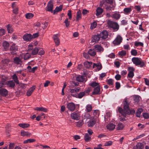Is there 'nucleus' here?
Returning a JSON list of instances; mask_svg holds the SVG:
<instances>
[{
    "instance_id": "obj_1",
    "label": "nucleus",
    "mask_w": 149,
    "mask_h": 149,
    "mask_svg": "<svg viewBox=\"0 0 149 149\" xmlns=\"http://www.w3.org/2000/svg\"><path fill=\"white\" fill-rule=\"evenodd\" d=\"M124 104L123 110L120 107L118 109L119 112L124 117H120L119 119L121 121H125V119L124 117H126V114H129L130 113V110L129 107V103L126 99H125L124 100Z\"/></svg>"
},
{
    "instance_id": "obj_2",
    "label": "nucleus",
    "mask_w": 149,
    "mask_h": 149,
    "mask_svg": "<svg viewBox=\"0 0 149 149\" xmlns=\"http://www.w3.org/2000/svg\"><path fill=\"white\" fill-rule=\"evenodd\" d=\"M132 61L133 63L136 65H140L141 67L144 65V63L140 58L134 57L132 58Z\"/></svg>"
},
{
    "instance_id": "obj_3",
    "label": "nucleus",
    "mask_w": 149,
    "mask_h": 149,
    "mask_svg": "<svg viewBox=\"0 0 149 149\" xmlns=\"http://www.w3.org/2000/svg\"><path fill=\"white\" fill-rule=\"evenodd\" d=\"M107 24L109 26L112 28L114 30L116 31L119 28V25L115 22L109 20L108 21Z\"/></svg>"
},
{
    "instance_id": "obj_4",
    "label": "nucleus",
    "mask_w": 149,
    "mask_h": 149,
    "mask_svg": "<svg viewBox=\"0 0 149 149\" xmlns=\"http://www.w3.org/2000/svg\"><path fill=\"white\" fill-rule=\"evenodd\" d=\"M99 35H97L93 36L92 38L91 41L90 43V45H93L95 43L98 42L100 40H101Z\"/></svg>"
},
{
    "instance_id": "obj_5",
    "label": "nucleus",
    "mask_w": 149,
    "mask_h": 149,
    "mask_svg": "<svg viewBox=\"0 0 149 149\" xmlns=\"http://www.w3.org/2000/svg\"><path fill=\"white\" fill-rule=\"evenodd\" d=\"M53 7V2L52 0L50 1L48 3L46 10L48 11H50L52 13Z\"/></svg>"
},
{
    "instance_id": "obj_6",
    "label": "nucleus",
    "mask_w": 149,
    "mask_h": 149,
    "mask_svg": "<svg viewBox=\"0 0 149 149\" xmlns=\"http://www.w3.org/2000/svg\"><path fill=\"white\" fill-rule=\"evenodd\" d=\"M71 118L74 120H78L80 117V114L78 112H74L71 114Z\"/></svg>"
},
{
    "instance_id": "obj_7",
    "label": "nucleus",
    "mask_w": 149,
    "mask_h": 149,
    "mask_svg": "<svg viewBox=\"0 0 149 149\" xmlns=\"http://www.w3.org/2000/svg\"><path fill=\"white\" fill-rule=\"evenodd\" d=\"M52 38L55 43L56 46H58L60 44V40L58 35L57 34L53 35Z\"/></svg>"
},
{
    "instance_id": "obj_8",
    "label": "nucleus",
    "mask_w": 149,
    "mask_h": 149,
    "mask_svg": "<svg viewBox=\"0 0 149 149\" xmlns=\"http://www.w3.org/2000/svg\"><path fill=\"white\" fill-rule=\"evenodd\" d=\"M99 35L100 38H101V39L102 40L106 39L107 37L108 33L107 31H104L101 33Z\"/></svg>"
},
{
    "instance_id": "obj_9",
    "label": "nucleus",
    "mask_w": 149,
    "mask_h": 149,
    "mask_svg": "<svg viewBox=\"0 0 149 149\" xmlns=\"http://www.w3.org/2000/svg\"><path fill=\"white\" fill-rule=\"evenodd\" d=\"M122 38L120 36H118L114 40L113 42L115 45H119L121 42Z\"/></svg>"
},
{
    "instance_id": "obj_10",
    "label": "nucleus",
    "mask_w": 149,
    "mask_h": 149,
    "mask_svg": "<svg viewBox=\"0 0 149 149\" xmlns=\"http://www.w3.org/2000/svg\"><path fill=\"white\" fill-rule=\"evenodd\" d=\"M10 50L12 54H15V52L18 50V46L15 44H13L10 48Z\"/></svg>"
},
{
    "instance_id": "obj_11",
    "label": "nucleus",
    "mask_w": 149,
    "mask_h": 149,
    "mask_svg": "<svg viewBox=\"0 0 149 149\" xmlns=\"http://www.w3.org/2000/svg\"><path fill=\"white\" fill-rule=\"evenodd\" d=\"M67 108L70 111H73L75 108V104L72 102L69 103L67 104Z\"/></svg>"
},
{
    "instance_id": "obj_12",
    "label": "nucleus",
    "mask_w": 149,
    "mask_h": 149,
    "mask_svg": "<svg viewBox=\"0 0 149 149\" xmlns=\"http://www.w3.org/2000/svg\"><path fill=\"white\" fill-rule=\"evenodd\" d=\"M36 87L33 86L29 88L27 91L26 93V95L27 96H30L34 90H35Z\"/></svg>"
},
{
    "instance_id": "obj_13",
    "label": "nucleus",
    "mask_w": 149,
    "mask_h": 149,
    "mask_svg": "<svg viewBox=\"0 0 149 149\" xmlns=\"http://www.w3.org/2000/svg\"><path fill=\"white\" fill-rule=\"evenodd\" d=\"M12 7L13 8V13L17 14L18 13V8L15 2L12 3Z\"/></svg>"
},
{
    "instance_id": "obj_14",
    "label": "nucleus",
    "mask_w": 149,
    "mask_h": 149,
    "mask_svg": "<svg viewBox=\"0 0 149 149\" xmlns=\"http://www.w3.org/2000/svg\"><path fill=\"white\" fill-rule=\"evenodd\" d=\"M23 39L26 41H30L32 39V35L30 34H26L23 37Z\"/></svg>"
},
{
    "instance_id": "obj_15",
    "label": "nucleus",
    "mask_w": 149,
    "mask_h": 149,
    "mask_svg": "<svg viewBox=\"0 0 149 149\" xmlns=\"http://www.w3.org/2000/svg\"><path fill=\"white\" fill-rule=\"evenodd\" d=\"M8 94L7 90L4 88H1L0 89V94L3 96H6Z\"/></svg>"
},
{
    "instance_id": "obj_16",
    "label": "nucleus",
    "mask_w": 149,
    "mask_h": 149,
    "mask_svg": "<svg viewBox=\"0 0 149 149\" xmlns=\"http://www.w3.org/2000/svg\"><path fill=\"white\" fill-rule=\"evenodd\" d=\"M115 127V125L113 123H109L106 126L107 129L110 131H112L114 130Z\"/></svg>"
},
{
    "instance_id": "obj_17",
    "label": "nucleus",
    "mask_w": 149,
    "mask_h": 149,
    "mask_svg": "<svg viewBox=\"0 0 149 149\" xmlns=\"http://www.w3.org/2000/svg\"><path fill=\"white\" fill-rule=\"evenodd\" d=\"M100 86H97L96 87L94 88V91L93 92V95H97L100 94Z\"/></svg>"
},
{
    "instance_id": "obj_18",
    "label": "nucleus",
    "mask_w": 149,
    "mask_h": 149,
    "mask_svg": "<svg viewBox=\"0 0 149 149\" xmlns=\"http://www.w3.org/2000/svg\"><path fill=\"white\" fill-rule=\"evenodd\" d=\"M94 49L97 52H101L103 51V49L99 45H95L94 46Z\"/></svg>"
},
{
    "instance_id": "obj_19",
    "label": "nucleus",
    "mask_w": 149,
    "mask_h": 149,
    "mask_svg": "<svg viewBox=\"0 0 149 149\" xmlns=\"http://www.w3.org/2000/svg\"><path fill=\"white\" fill-rule=\"evenodd\" d=\"M14 62L17 65H21L22 63L21 60L18 57H16L13 59Z\"/></svg>"
},
{
    "instance_id": "obj_20",
    "label": "nucleus",
    "mask_w": 149,
    "mask_h": 149,
    "mask_svg": "<svg viewBox=\"0 0 149 149\" xmlns=\"http://www.w3.org/2000/svg\"><path fill=\"white\" fill-rule=\"evenodd\" d=\"M35 110L38 111H43L47 112L48 111L47 109L43 107H36L34 109Z\"/></svg>"
},
{
    "instance_id": "obj_21",
    "label": "nucleus",
    "mask_w": 149,
    "mask_h": 149,
    "mask_svg": "<svg viewBox=\"0 0 149 149\" xmlns=\"http://www.w3.org/2000/svg\"><path fill=\"white\" fill-rule=\"evenodd\" d=\"M76 80L79 82H83L84 80V77L82 75H79L76 78Z\"/></svg>"
},
{
    "instance_id": "obj_22",
    "label": "nucleus",
    "mask_w": 149,
    "mask_h": 149,
    "mask_svg": "<svg viewBox=\"0 0 149 149\" xmlns=\"http://www.w3.org/2000/svg\"><path fill=\"white\" fill-rule=\"evenodd\" d=\"M85 95V92H81L78 95H72L73 96L78 98H81L83 96H84Z\"/></svg>"
},
{
    "instance_id": "obj_23",
    "label": "nucleus",
    "mask_w": 149,
    "mask_h": 149,
    "mask_svg": "<svg viewBox=\"0 0 149 149\" xmlns=\"http://www.w3.org/2000/svg\"><path fill=\"white\" fill-rule=\"evenodd\" d=\"M20 133L21 136H26L28 137H29L31 135V134L30 133L24 130H21Z\"/></svg>"
},
{
    "instance_id": "obj_24",
    "label": "nucleus",
    "mask_w": 149,
    "mask_h": 149,
    "mask_svg": "<svg viewBox=\"0 0 149 149\" xmlns=\"http://www.w3.org/2000/svg\"><path fill=\"white\" fill-rule=\"evenodd\" d=\"M120 17V15L118 13H115L113 14L111 16V17L114 18L116 20H117L119 19Z\"/></svg>"
},
{
    "instance_id": "obj_25",
    "label": "nucleus",
    "mask_w": 149,
    "mask_h": 149,
    "mask_svg": "<svg viewBox=\"0 0 149 149\" xmlns=\"http://www.w3.org/2000/svg\"><path fill=\"white\" fill-rule=\"evenodd\" d=\"M103 12V10L100 7H98L96 10V15L97 16H98L99 15H101Z\"/></svg>"
},
{
    "instance_id": "obj_26",
    "label": "nucleus",
    "mask_w": 149,
    "mask_h": 149,
    "mask_svg": "<svg viewBox=\"0 0 149 149\" xmlns=\"http://www.w3.org/2000/svg\"><path fill=\"white\" fill-rule=\"evenodd\" d=\"M6 84L8 85V86L11 88H13L14 87L15 84L14 82L13 81H7Z\"/></svg>"
},
{
    "instance_id": "obj_27",
    "label": "nucleus",
    "mask_w": 149,
    "mask_h": 149,
    "mask_svg": "<svg viewBox=\"0 0 149 149\" xmlns=\"http://www.w3.org/2000/svg\"><path fill=\"white\" fill-rule=\"evenodd\" d=\"M88 53L91 56H94L96 54L95 50L94 49H90L88 51Z\"/></svg>"
},
{
    "instance_id": "obj_28",
    "label": "nucleus",
    "mask_w": 149,
    "mask_h": 149,
    "mask_svg": "<svg viewBox=\"0 0 149 149\" xmlns=\"http://www.w3.org/2000/svg\"><path fill=\"white\" fill-rule=\"evenodd\" d=\"M92 64V63L91 62L86 61L84 63V65L86 68H89L91 67Z\"/></svg>"
},
{
    "instance_id": "obj_29",
    "label": "nucleus",
    "mask_w": 149,
    "mask_h": 149,
    "mask_svg": "<svg viewBox=\"0 0 149 149\" xmlns=\"http://www.w3.org/2000/svg\"><path fill=\"white\" fill-rule=\"evenodd\" d=\"M93 67V68H94L95 67H96L99 70H101L102 68V65L100 63H97V64L94 63Z\"/></svg>"
},
{
    "instance_id": "obj_30",
    "label": "nucleus",
    "mask_w": 149,
    "mask_h": 149,
    "mask_svg": "<svg viewBox=\"0 0 149 149\" xmlns=\"http://www.w3.org/2000/svg\"><path fill=\"white\" fill-rule=\"evenodd\" d=\"M81 14L80 10H79L77 13V16L76 20L77 21H78L81 18Z\"/></svg>"
},
{
    "instance_id": "obj_31",
    "label": "nucleus",
    "mask_w": 149,
    "mask_h": 149,
    "mask_svg": "<svg viewBox=\"0 0 149 149\" xmlns=\"http://www.w3.org/2000/svg\"><path fill=\"white\" fill-rule=\"evenodd\" d=\"M114 6L112 4H110L109 6H107L106 8V9L107 11H111L114 9Z\"/></svg>"
},
{
    "instance_id": "obj_32",
    "label": "nucleus",
    "mask_w": 149,
    "mask_h": 149,
    "mask_svg": "<svg viewBox=\"0 0 149 149\" xmlns=\"http://www.w3.org/2000/svg\"><path fill=\"white\" fill-rule=\"evenodd\" d=\"M18 125L23 128L28 127L30 126L29 124L27 123H19L18 124Z\"/></svg>"
},
{
    "instance_id": "obj_33",
    "label": "nucleus",
    "mask_w": 149,
    "mask_h": 149,
    "mask_svg": "<svg viewBox=\"0 0 149 149\" xmlns=\"http://www.w3.org/2000/svg\"><path fill=\"white\" fill-rule=\"evenodd\" d=\"M96 121L95 120H91L88 123V126L89 127H92L95 123Z\"/></svg>"
},
{
    "instance_id": "obj_34",
    "label": "nucleus",
    "mask_w": 149,
    "mask_h": 149,
    "mask_svg": "<svg viewBox=\"0 0 149 149\" xmlns=\"http://www.w3.org/2000/svg\"><path fill=\"white\" fill-rule=\"evenodd\" d=\"M80 90L79 88H75L74 89H70V92L72 93L71 95H73L72 93L78 92Z\"/></svg>"
},
{
    "instance_id": "obj_35",
    "label": "nucleus",
    "mask_w": 149,
    "mask_h": 149,
    "mask_svg": "<svg viewBox=\"0 0 149 149\" xmlns=\"http://www.w3.org/2000/svg\"><path fill=\"white\" fill-rule=\"evenodd\" d=\"M7 29L9 33H11L13 31L12 28L9 24L7 25Z\"/></svg>"
},
{
    "instance_id": "obj_36",
    "label": "nucleus",
    "mask_w": 149,
    "mask_h": 149,
    "mask_svg": "<svg viewBox=\"0 0 149 149\" xmlns=\"http://www.w3.org/2000/svg\"><path fill=\"white\" fill-rule=\"evenodd\" d=\"M84 140L86 142L89 141L91 140V137L88 135L87 133H86L85 134Z\"/></svg>"
},
{
    "instance_id": "obj_37",
    "label": "nucleus",
    "mask_w": 149,
    "mask_h": 149,
    "mask_svg": "<svg viewBox=\"0 0 149 149\" xmlns=\"http://www.w3.org/2000/svg\"><path fill=\"white\" fill-rule=\"evenodd\" d=\"M36 141L35 139H30L26 140H25L24 141V143H33Z\"/></svg>"
},
{
    "instance_id": "obj_38",
    "label": "nucleus",
    "mask_w": 149,
    "mask_h": 149,
    "mask_svg": "<svg viewBox=\"0 0 149 149\" xmlns=\"http://www.w3.org/2000/svg\"><path fill=\"white\" fill-rule=\"evenodd\" d=\"M132 11V9L131 8H125L124 9V13L126 14L129 13Z\"/></svg>"
},
{
    "instance_id": "obj_39",
    "label": "nucleus",
    "mask_w": 149,
    "mask_h": 149,
    "mask_svg": "<svg viewBox=\"0 0 149 149\" xmlns=\"http://www.w3.org/2000/svg\"><path fill=\"white\" fill-rule=\"evenodd\" d=\"M62 6L61 5L58 7H57L54 10V14L55 12H58L60 11L62 9Z\"/></svg>"
},
{
    "instance_id": "obj_40",
    "label": "nucleus",
    "mask_w": 149,
    "mask_h": 149,
    "mask_svg": "<svg viewBox=\"0 0 149 149\" xmlns=\"http://www.w3.org/2000/svg\"><path fill=\"white\" fill-rule=\"evenodd\" d=\"M39 49H38L36 47L31 52V54L33 55H36L38 52Z\"/></svg>"
},
{
    "instance_id": "obj_41",
    "label": "nucleus",
    "mask_w": 149,
    "mask_h": 149,
    "mask_svg": "<svg viewBox=\"0 0 149 149\" xmlns=\"http://www.w3.org/2000/svg\"><path fill=\"white\" fill-rule=\"evenodd\" d=\"M33 14L31 13H26L25 15L27 19H30L33 16Z\"/></svg>"
},
{
    "instance_id": "obj_42",
    "label": "nucleus",
    "mask_w": 149,
    "mask_h": 149,
    "mask_svg": "<svg viewBox=\"0 0 149 149\" xmlns=\"http://www.w3.org/2000/svg\"><path fill=\"white\" fill-rule=\"evenodd\" d=\"M9 45V43L6 41H4L3 43V46L4 48L6 49L8 48Z\"/></svg>"
},
{
    "instance_id": "obj_43",
    "label": "nucleus",
    "mask_w": 149,
    "mask_h": 149,
    "mask_svg": "<svg viewBox=\"0 0 149 149\" xmlns=\"http://www.w3.org/2000/svg\"><path fill=\"white\" fill-rule=\"evenodd\" d=\"M142 111L143 109L142 108H140L136 112V116L138 117H140V114Z\"/></svg>"
},
{
    "instance_id": "obj_44",
    "label": "nucleus",
    "mask_w": 149,
    "mask_h": 149,
    "mask_svg": "<svg viewBox=\"0 0 149 149\" xmlns=\"http://www.w3.org/2000/svg\"><path fill=\"white\" fill-rule=\"evenodd\" d=\"M92 109V107L91 105L88 104L86 107V111L87 112H90Z\"/></svg>"
},
{
    "instance_id": "obj_45",
    "label": "nucleus",
    "mask_w": 149,
    "mask_h": 149,
    "mask_svg": "<svg viewBox=\"0 0 149 149\" xmlns=\"http://www.w3.org/2000/svg\"><path fill=\"white\" fill-rule=\"evenodd\" d=\"M124 127V126L123 124L120 123L118 124L117 129V130H121L123 129Z\"/></svg>"
},
{
    "instance_id": "obj_46",
    "label": "nucleus",
    "mask_w": 149,
    "mask_h": 149,
    "mask_svg": "<svg viewBox=\"0 0 149 149\" xmlns=\"http://www.w3.org/2000/svg\"><path fill=\"white\" fill-rule=\"evenodd\" d=\"M13 78L16 84H19V81L18 80L17 77L15 74H14L13 76Z\"/></svg>"
},
{
    "instance_id": "obj_47",
    "label": "nucleus",
    "mask_w": 149,
    "mask_h": 149,
    "mask_svg": "<svg viewBox=\"0 0 149 149\" xmlns=\"http://www.w3.org/2000/svg\"><path fill=\"white\" fill-rule=\"evenodd\" d=\"M97 23L95 22H93L91 24L90 27L91 29H93L95 28L97 26Z\"/></svg>"
},
{
    "instance_id": "obj_48",
    "label": "nucleus",
    "mask_w": 149,
    "mask_h": 149,
    "mask_svg": "<svg viewBox=\"0 0 149 149\" xmlns=\"http://www.w3.org/2000/svg\"><path fill=\"white\" fill-rule=\"evenodd\" d=\"M90 118V114L88 113H86L84 115L83 117L84 119H89Z\"/></svg>"
},
{
    "instance_id": "obj_49",
    "label": "nucleus",
    "mask_w": 149,
    "mask_h": 149,
    "mask_svg": "<svg viewBox=\"0 0 149 149\" xmlns=\"http://www.w3.org/2000/svg\"><path fill=\"white\" fill-rule=\"evenodd\" d=\"M140 97L139 96L136 95L134 97V101L137 102H139L140 100Z\"/></svg>"
},
{
    "instance_id": "obj_50",
    "label": "nucleus",
    "mask_w": 149,
    "mask_h": 149,
    "mask_svg": "<svg viewBox=\"0 0 149 149\" xmlns=\"http://www.w3.org/2000/svg\"><path fill=\"white\" fill-rule=\"evenodd\" d=\"M90 85L93 87L95 88V86L97 87V86H100L99 85V83L95 82H93L90 84Z\"/></svg>"
},
{
    "instance_id": "obj_51",
    "label": "nucleus",
    "mask_w": 149,
    "mask_h": 149,
    "mask_svg": "<svg viewBox=\"0 0 149 149\" xmlns=\"http://www.w3.org/2000/svg\"><path fill=\"white\" fill-rule=\"evenodd\" d=\"M83 124V123L82 120H79L77 123L76 125L77 127H80L82 126Z\"/></svg>"
},
{
    "instance_id": "obj_52",
    "label": "nucleus",
    "mask_w": 149,
    "mask_h": 149,
    "mask_svg": "<svg viewBox=\"0 0 149 149\" xmlns=\"http://www.w3.org/2000/svg\"><path fill=\"white\" fill-rule=\"evenodd\" d=\"M136 146L137 149H141L143 147L142 144L139 143L136 145Z\"/></svg>"
},
{
    "instance_id": "obj_53",
    "label": "nucleus",
    "mask_w": 149,
    "mask_h": 149,
    "mask_svg": "<svg viewBox=\"0 0 149 149\" xmlns=\"http://www.w3.org/2000/svg\"><path fill=\"white\" fill-rule=\"evenodd\" d=\"M30 56V55L29 53H27L24 55V59L25 60L29 59Z\"/></svg>"
},
{
    "instance_id": "obj_54",
    "label": "nucleus",
    "mask_w": 149,
    "mask_h": 149,
    "mask_svg": "<svg viewBox=\"0 0 149 149\" xmlns=\"http://www.w3.org/2000/svg\"><path fill=\"white\" fill-rule=\"evenodd\" d=\"M93 114L94 116L97 117L99 114V112L98 110H95L93 112Z\"/></svg>"
},
{
    "instance_id": "obj_55",
    "label": "nucleus",
    "mask_w": 149,
    "mask_h": 149,
    "mask_svg": "<svg viewBox=\"0 0 149 149\" xmlns=\"http://www.w3.org/2000/svg\"><path fill=\"white\" fill-rule=\"evenodd\" d=\"M134 72H129L128 74V77L129 78H132L134 76Z\"/></svg>"
},
{
    "instance_id": "obj_56",
    "label": "nucleus",
    "mask_w": 149,
    "mask_h": 149,
    "mask_svg": "<svg viewBox=\"0 0 149 149\" xmlns=\"http://www.w3.org/2000/svg\"><path fill=\"white\" fill-rule=\"evenodd\" d=\"M131 54L132 55L135 56L137 55V52L136 50L133 49L131 51Z\"/></svg>"
},
{
    "instance_id": "obj_57",
    "label": "nucleus",
    "mask_w": 149,
    "mask_h": 149,
    "mask_svg": "<svg viewBox=\"0 0 149 149\" xmlns=\"http://www.w3.org/2000/svg\"><path fill=\"white\" fill-rule=\"evenodd\" d=\"M64 23L65 24L66 26L68 27L70 25V21H68V19L66 18L65 21Z\"/></svg>"
},
{
    "instance_id": "obj_58",
    "label": "nucleus",
    "mask_w": 149,
    "mask_h": 149,
    "mask_svg": "<svg viewBox=\"0 0 149 149\" xmlns=\"http://www.w3.org/2000/svg\"><path fill=\"white\" fill-rule=\"evenodd\" d=\"M107 83L109 85H112L113 84V80L111 79H109L107 80Z\"/></svg>"
},
{
    "instance_id": "obj_59",
    "label": "nucleus",
    "mask_w": 149,
    "mask_h": 149,
    "mask_svg": "<svg viewBox=\"0 0 149 149\" xmlns=\"http://www.w3.org/2000/svg\"><path fill=\"white\" fill-rule=\"evenodd\" d=\"M143 44L142 42H136L135 44V45L136 46H143Z\"/></svg>"
},
{
    "instance_id": "obj_60",
    "label": "nucleus",
    "mask_w": 149,
    "mask_h": 149,
    "mask_svg": "<svg viewBox=\"0 0 149 149\" xmlns=\"http://www.w3.org/2000/svg\"><path fill=\"white\" fill-rule=\"evenodd\" d=\"M118 54L120 56H124L126 54V53L125 51H122L121 52H119Z\"/></svg>"
},
{
    "instance_id": "obj_61",
    "label": "nucleus",
    "mask_w": 149,
    "mask_h": 149,
    "mask_svg": "<svg viewBox=\"0 0 149 149\" xmlns=\"http://www.w3.org/2000/svg\"><path fill=\"white\" fill-rule=\"evenodd\" d=\"M112 142L111 141H109L107 142L104 144V146H109L111 145L112 144Z\"/></svg>"
},
{
    "instance_id": "obj_62",
    "label": "nucleus",
    "mask_w": 149,
    "mask_h": 149,
    "mask_svg": "<svg viewBox=\"0 0 149 149\" xmlns=\"http://www.w3.org/2000/svg\"><path fill=\"white\" fill-rule=\"evenodd\" d=\"M128 70L129 72H134V68L133 67H131L128 68Z\"/></svg>"
},
{
    "instance_id": "obj_63",
    "label": "nucleus",
    "mask_w": 149,
    "mask_h": 149,
    "mask_svg": "<svg viewBox=\"0 0 149 149\" xmlns=\"http://www.w3.org/2000/svg\"><path fill=\"white\" fill-rule=\"evenodd\" d=\"M5 33V31L4 29H0V36L3 35Z\"/></svg>"
},
{
    "instance_id": "obj_64",
    "label": "nucleus",
    "mask_w": 149,
    "mask_h": 149,
    "mask_svg": "<svg viewBox=\"0 0 149 149\" xmlns=\"http://www.w3.org/2000/svg\"><path fill=\"white\" fill-rule=\"evenodd\" d=\"M83 56L86 59H88L89 58L88 54L86 52L83 53Z\"/></svg>"
}]
</instances>
